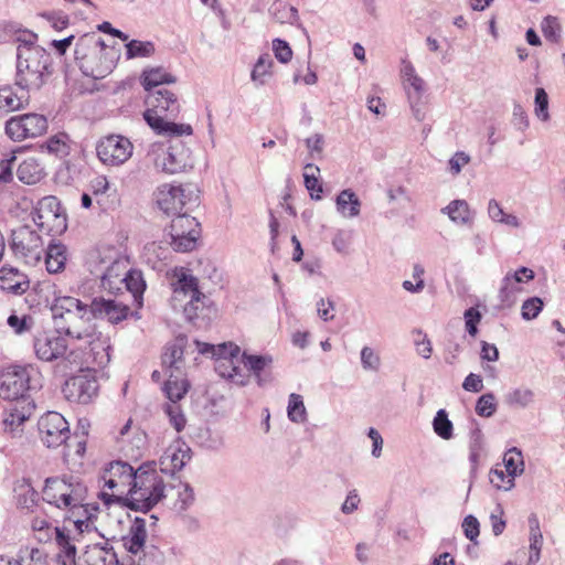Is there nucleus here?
<instances>
[{
  "label": "nucleus",
  "instance_id": "nucleus-62",
  "mask_svg": "<svg viewBox=\"0 0 565 565\" xmlns=\"http://www.w3.org/2000/svg\"><path fill=\"white\" fill-rule=\"evenodd\" d=\"M199 236L180 235L179 237H171V245L174 250L186 253L196 247Z\"/></svg>",
  "mask_w": 565,
  "mask_h": 565
},
{
  "label": "nucleus",
  "instance_id": "nucleus-3",
  "mask_svg": "<svg viewBox=\"0 0 565 565\" xmlns=\"http://www.w3.org/2000/svg\"><path fill=\"white\" fill-rule=\"evenodd\" d=\"M56 332L71 339H87L95 334L92 302L72 296H55L51 305Z\"/></svg>",
  "mask_w": 565,
  "mask_h": 565
},
{
  "label": "nucleus",
  "instance_id": "nucleus-54",
  "mask_svg": "<svg viewBox=\"0 0 565 565\" xmlns=\"http://www.w3.org/2000/svg\"><path fill=\"white\" fill-rule=\"evenodd\" d=\"M434 431L443 439L449 440L452 438L454 426L448 418L445 409H439L433 420Z\"/></svg>",
  "mask_w": 565,
  "mask_h": 565
},
{
  "label": "nucleus",
  "instance_id": "nucleus-59",
  "mask_svg": "<svg viewBox=\"0 0 565 565\" xmlns=\"http://www.w3.org/2000/svg\"><path fill=\"white\" fill-rule=\"evenodd\" d=\"M542 32L546 40L557 42L561 38V24L554 17H546L541 24Z\"/></svg>",
  "mask_w": 565,
  "mask_h": 565
},
{
  "label": "nucleus",
  "instance_id": "nucleus-26",
  "mask_svg": "<svg viewBox=\"0 0 565 565\" xmlns=\"http://www.w3.org/2000/svg\"><path fill=\"white\" fill-rule=\"evenodd\" d=\"M83 565H118L117 554L113 546L103 541L99 543H88L81 556Z\"/></svg>",
  "mask_w": 565,
  "mask_h": 565
},
{
  "label": "nucleus",
  "instance_id": "nucleus-36",
  "mask_svg": "<svg viewBox=\"0 0 565 565\" xmlns=\"http://www.w3.org/2000/svg\"><path fill=\"white\" fill-rule=\"evenodd\" d=\"M200 223L195 217L183 212L182 214L175 215L171 222L170 236L179 237L180 235H190L200 237Z\"/></svg>",
  "mask_w": 565,
  "mask_h": 565
},
{
  "label": "nucleus",
  "instance_id": "nucleus-64",
  "mask_svg": "<svg viewBox=\"0 0 565 565\" xmlns=\"http://www.w3.org/2000/svg\"><path fill=\"white\" fill-rule=\"evenodd\" d=\"M273 50L276 58L281 63H288L292 57V51L286 41L275 39L273 41Z\"/></svg>",
  "mask_w": 565,
  "mask_h": 565
},
{
  "label": "nucleus",
  "instance_id": "nucleus-60",
  "mask_svg": "<svg viewBox=\"0 0 565 565\" xmlns=\"http://www.w3.org/2000/svg\"><path fill=\"white\" fill-rule=\"evenodd\" d=\"M543 309V301L539 297H532L525 300L521 308V315L524 320L535 319Z\"/></svg>",
  "mask_w": 565,
  "mask_h": 565
},
{
  "label": "nucleus",
  "instance_id": "nucleus-30",
  "mask_svg": "<svg viewBox=\"0 0 565 565\" xmlns=\"http://www.w3.org/2000/svg\"><path fill=\"white\" fill-rule=\"evenodd\" d=\"M241 362L244 364V367L254 375L259 386H264L270 381L267 375V370H269L273 364V358L270 355H256L244 352L241 356Z\"/></svg>",
  "mask_w": 565,
  "mask_h": 565
},
{
  "label": "nucleus",
  "instance_id": "nucleus-1",
  "mask_svg": "<svg viewBox=\"0 0 565 565\" xmlns=\"http://www.w3.org/2000/svg\"><path fill=\"white\" fill-rule=\"evenodd\" d=\"M36 40V34L26 31L17 36L14 84L19 88L39 90L51 74V55Z\"/></svg>",
  "mask_w": 565,
  "mask_h": 565
},
{
  "label": "nucleus",
  "instance_id": "nucleus-61",
  "mask_svg": "<svg viewBox=\"0 0 565 565\" xmlns=\"http://www.w3.org/2000/svg\"><path fill=\"white\" fill-rule=\"evenodd\" d=\"M462 530L465 536L472 543H478V536L480 534V523L473 515H467L462 521Z\"/></svg>",
  "mask_w": 565,
  "mask_h": 565
},
{
  "label": "nucleus",
  "instance_id": "nucleus-4",
  "mask_svg": "<svg viewBox=\"0 0 565 565\" xmlns=\"http://www.w3.org/2000/svg\"><path fill=\"white\" fill-rule=\"evenodd\" d=\"M147 103L152 108L145 111L143 118L157 134L170 137L192 135L193 129L190 125L168 120L177 117L180 111V104L173 92L159 88L148 97Z\"/></svg>",
  "mask_w": 565,
  "mask_h": 565
},
{
  "label": "nucleus",
  "instance_id": "nucleus-35",
  "mask_svg": "<svg viewBox=\"0 0 565 565\" xmlns=\"http://www.w3.org/2000/svg\"><path fill=\"white\" fill-rule=\"evenodd\" d=\"M534 278V273L532 269L527 267H521L513 274H507L503 278V285L500 289V298L502 302H508L509 305L513 303V299H511V294H513L516 289L513 287V282H525L530 281Z\"/></svg>",
  "mask_w": 565,
  "mask_h": 565
},
{
  "label": "nucleus",
  "instance_id": "nucleus-57",
  "mask_svg": "<svg viewBox=\"0 0 565 565\" xmlns=\"http://www.w3.org/2000/svg\"><path fill=\"white\" fill-rule=\"evenodd\" d=\"M534 103H535V107H534L535 116L542 121H547L550 119L548 96H547L546 92L544 90V88L539 87L535 89Z\"/></svg>",
  "mask_w": 565,
  "mask_h": 565
},
{
  "label": "nucleus",
  "instance_id": "nucleus-37",
  "mask_svg": "<svg viewBox=\"0 0 565 565\" xmlns=\"http://www.w3.org/2000/svg\"><path fill=\"white\" fill-rule=\"evenodd\" d=\"M67 260V248L61 243H51L45 253V266L50 274L61 273Z\"/></svg>",
  "mask_w": 565,
  "mask_h": 565
},
{
  "label": "nucleus",
  "instance_id": "nucleus-40",
  "mask_svg": "<svg viewBox=\"0 0 565 565\" xmlns=\"http://www.w3.org/2000/svg\"><path fill=\"white\" fill-rule=\"evenodd\" d=\"M175 77L163 67L145 68L141 75V84L146 90H151L162 84H171Z\"/></svg>",
  "mask_w": 565,
  "mask_h": 565
},
{
  "label": "nucleus",
  "instance_id": "nucleus-38",
  "mask_svg": "<svg viewBox=\"0 0 565 565\" xmlns=\"http://www.w3.org/2000/svg\"><path fill=\"white\" fill-rule=\"evenodd\" d=\"M25 276L12 267L0 268V288L13 294H20L25 290Z\"/></svg>",
  "mask_w": 565,
  "mask_h": 565
},
{
  "label": "nucleus",
  "instance_id": "nucleus-34",
  "mask_svg": "<svg viewBox=\"0 0 565 565\" xmlns=\"http://www.w3.org/2000/svg\"><path fill=\"white\" fill-rule=\"evenodd\" d=\"M337 212L344 218H354L360 215L361 201L350 189L342 190L335 199Z\"/></svg>",
  "mask_w": 565,
  "mask_h": 565
},
{
  "label": "nucleus",
  "instance_id": "nucleus-63",
  "mask_svg": "<svg viewBox=\"0 0 565 565\" xmlns=\"http://www.w3.org/2000/svg\"><path fill=\"white\" fill-rule=\"evenodd\" d=\"M463 318L466 322L467 332L471 337H476V334L478 333L477 326L481 320V313L479 312L478 309L471 307L465 311Z\"/></svg>",
  "mask_w": 565,
  "mask_h": 565
},
{
  "label": "nucleus",
  "instance_id": "nucleus-44",
  "mask_svg": "<svg viewBox=\"0 0 565 565\" xmlns=\"http://www.w3.org/2000/svg\"><path fill=\"white\" fill-rule=\"evenodd\" d=\"M503 465L511 477L521 476L524 472L525 463L521 449L512 447L504 452Z\"/></svg>",
  "mask_w": 565,
  "mask_h": 565
},
{
  "label": "nucleus",
  "instance_id": "nucleus-27",
  "mask_svg": "<svg viewBox=\"0 0 565 565\" xmlns=\"http://www.w3.org/2000/svg\"><path fill=\"white\" fill-rule=\"evenodd\" d=\"M119 256L116 248L102 246L87 254L85 265L93 276L99 278L102 275H105L109 266L114 264Z\"/></svg>",
  "mask_w": 565,
  "mask_h": 565
},
{
  "label": "nucleus",
  "instance_id": "nucleus-5",
  "mask_svg": "<svg viewBox=\"0 0 565 565\" xmlns=\"http://www.w3.org/2000/svg\"><path fill=\"white\" fill-rule=\"evenodd\" d=\"M75 54L81 61L83 73L96 79L110 74L119 60V52L115 47L106 46L104 41L95 34H85L79 38Z\"/></svg>",
  "mask_w": 565,
  "mask_h": 565
},
{
  "label": "nucleus",
  "instance_id": "nucleus-23",
  "mask_svg": "<svg viewBox=\"0 0 565 565\" xmlns=\"http://www.w3.org/2000/svg\"><path fill=\"white\" fill-rule=\"evenodd\" d=\"M12 247L18 254L39 259L42 238L29 225H23L12 232Z\"/></svg>",
  "mask_w": 565,
  "mask_h": 565
},
{
  "label": "nucleus",
  "instance_id": "nucleus-8",
  "mask_svg": "<svg viewBox=\"0 0 565 565\" xmlns=\"http://www.w3.org/2000/svg\"><path fill=\"white\" fill-rule=\"evenodd\" d=\"M146 159L157 171L166 174L180 173L192 166L191 150L178 137L168 142L150 143Z\"/></svg>",
  "mask_w": 565,
  "mask_h": 565
},
{
  "label": "nucleus",
  "instance_id": "nucleus-15",
  "mask_svg": "<svg viewBox=\"0 0 565 565\" xmlns=\"http://www.w3.org/2000/svg\"><path fill=\"white\" fill-rule=\"evenodd\" d=\"M47 129V120L35 113L13 116L6 122V134L13 141L36 138Z\"/></svg>",
  "mask_w": 565,
  "mask_h": 565
},
{
  "label": "nucleus",
  "instance_id": "nucleus-21",
  "mask_svg": "<svg viewBox=\"0 0 565 565\" xmlns=\"http://www.w3.org/2000/svg\"><path fill=\"white\" fill-rule=\"evenodd\" d=\"M35 408L31 398L12 403L3 413L2 428L4 433L17 436L23 431V424L31 417Z\"/></svg>",
  "mask_w": 565,
  "mask_h": 565
},
{
  "label": "nucleus",
  "instance_id": "nucleus-12",
  "mask_svg": "<svg viewBox=\"0 0 565 565\" xmlns=\"http://www.w3.org/2000/svg\"><path fill=\"white\" fill-rule=\"evenodd\" d=\"M54 533L57 546L55 556L67 561H76L77 543L92 540L97 534L92 519L83 518L68 520V525L56 527Z\"/></svg>",
  "mask_w": 565,
  "mask_h": 565
},
{
  "label": "nucleus",
  "instance_id": "nucleus-14",
  "mask_svg": "<svg viewBox=\"0 0 565 565\" xmlns=\"http://www.w3.org/2000/svg\"><path fill=\"white\" fill-rule=\"evenodd\" d=\"M32 220L38 228L47 235L63 234L67 228L66 215L62 212L56 196H44L32 212Z\"/></svg>",
  "mask_w": 565,
  "mask_h": 565
},
{
  "label": "nucleus",
  "instance_id": "nucleus-53",
  "mask_svg": "<svg viewBox=\"0 0 565 565\" xmlns=\"http://www.w3.org/2000/svg\"><path fill=\"white\" fill-rule=\"evenodd\" d=\"M67 140V135L57 134L49 138L42 148H45L49 153L63 158L66 157L70 152Z\"/></svg>",
  "mask_w": 565,
  "mask_h": 565
},
{
  "label": "nucleus",
  "instance_id": "nucleus-32",
  "mask_svg": "<svg viewBox=\"0 0 565 565\" xmlns=\"http://www.w3.org/2000/svg\"><path fill=\"white\" fill-rule=\"evenodd\" d=\"M146 526V518H136L128 535L124 537V545L131 554L137 555L145 550L147 539Z\"/></svg>",
  "mask_w": 565,
  "mask_h": 565
},
{
  "label": "nucleus",
  "instance_id": "nucleus-58",
  "mask_svg": "<svg viewBox=\"0 0 565 565\" xmlns=\"http://www.w3.org/2000/svg\"><path fill=\"white\" fill-rule=\"evenodd\" d=\"M497 411L495 396L492 393L481 395L476 404V413L481 417H490Z\"/></svg>",
  "mask_w": 565,
  "mask_h": 565
},
{
  "label": "nucleus",
  "instance_id": "nucleus-50",
  "mask_svg": "<svg viewBox=\"0 0 565 565\" xmlns=\"http://www.w3.org/2000/svg\"><path fill=\"white\" fill-rule=\"evenodd\" d=\"M146 284L142 279L141 273L127 268L125 274V281L122 282V290H126L132 295L135 299L140 297L145 290Z\"/></svg>",
  "mask_w": 565,
  "mask_h": 565
},
{
  "label": "nucleus",
  "instance_id": "nucleus-25",
  "mask_svg": "<svg viewBox=\"0 0 565 565\" xmlns=\"http://www.w3.org/2000/svg\"><path fill=\"white\" fill-rule=\"evenodd\" d=\"M191 459V449L183 443L177 441L169 446L160 458V469L168 475L180 471Z\"/></svg>",
  "mask_w": 565,
  "mask_h": 565
},
{
  "label": "nucleus",
  "instance_id": "nucleus-6",
  "mask_svg": "<svg viewBox=\"0 0 565 565\" xmlns=\"http://www.w3.org/2000/svg\"><path fill=\"white\" fill-rule=\"evenodd\" d=\"M170 277L174 309H182L189 321L194 320L199 317V312L203 310L207 300V297L199 288L198 278L193 276L190 269L184 267H175Z\"/></svg>",
  "mask_w": 565,
  "mask_h": 565
},
{
  "label": "nucleus",
  "instance_id": "nucleus-43",
  "mask_svg": "<svg viewBox=\"0 0 565 565\" xmlns=\"http://www.w3.org/2000/svg\"><path fill=\"white\" fill-rule=\"evenodd\" d=\"M273 66L274 61L269 54L265 53L258 57L250 73V78L256 86H263L268 82L273 75Z\"/></svg>",
  "mask_w": 565,
  "mask_h": 565
},
{
  "label": "nucleus",
  "instance_id": "nucleus-24",
  "mask_svg": "<svg viewBox=\"0 0 565 565\" xmlns=\"http://www.w3.org/2000/svg\"><path fill=\"white\" fill-rule=\"evenodd\" d=\"M130 308L117 300L96 297L92 300L93 321L96 319H106L116 324L128 317Z\"/></svg>",
  "mask_w": 565,
  "mask_h": 565
},
{
  "label": "nucleus",
  "instance_id": "nucleus-55",
  "mask_svg": "<svg viewBox=\"0 0 565 565\" xmlns=\"http://www.w3.org/2000/svg\"><path fill=\"white\" fill-rule=\"evenodd\" d=\"M514 479L515 477H511L509 472H504L499 468H493L489 472V480L491 484L499 490L510 491L513 489L515 486Z\"/></svg>",
  "mask_w": 565,
  "mask_h": 565
},
{
  "label": "nucleus",
  "instance_id": "nucleus-39",
  "mask_svg": "<svg viewBox=\"0 0 565 565\" xmlns=\"http://www.w3.org/2000/svg\"><path fill=\"white\" fill-rule=\"evenodd\" d=\"M441 212L447 214L454 223L459 225H468L473 220V213L465 200L451 201Z\"/></svg>",
  "mask_w": 565,
  "mask_h": 565
},
{
  "label": "nucleus",
  "instance_id": "nucleus-20",
  "mask_svg": "<svg viewBox=\"0 0 565 565\" xmlns=\"http://www.w3.org/2000/svg\"><path fill=\"white\" fill-rule=\"evenodd\" d=\"M401 75L413 116L417 121H423L425 114L422 109V98L426 90L425 82L418 76L413 64L406 60L403 61Z\"/></svg>",
  "mask_w": 565,
  "mask_h": 565
},
{
  "label": "nucleus",
  "instance_id": "nucleus-19",
  "mask_svg": "<svg viewBox=\"0 0 565 565\" xmlns=\"http://www.w3.org/2000/svg\"><path fill=\"white\" fill-rule=\"evenodd\" d=\"M41 440L49 448H57L70 438V425L57 412H47L39 420Z\"/></svg>",
  "mask_w": 565,
  "mask_h": 565
},
{
  "label": "nucleus",
  "instance_id": "nucleus-29",
  "mask_svg": "<svg viewBox=\"0 0 565 565\" xmlns=\"http://www.w3.org/2000/svg\"><path fill=\"white\" fill-rule=\"evenodd\" d=\"M129 263L126 258L120 257L109 266L105 275L99 277L100 287L109 294H118L122 291V282L125 281V274Z\"/></svg>",
  "mask_w": 565,
  "mask_h": 565
},
{
  "label": "nucleus",
  "instance_id": "nucleus-10",
  "mask_svg": "<svg viewBox=\"0 0 565 565\" xmlns=\"http://www.w3.org/2000/svg\"><path fill=\"white\" fill-rule=\"evenodd\" d=\"M137 476V469L124 461H113L104 470L100 480L104 482L99 493L106 505L127 501Z\"/></svg>",
  "mask_w": 565,
  "mask_h": 565
},
{
  "label": "nucleus",
  "instance_id": "nucleus-56",
  "mask_svg": "<svg viewBox=\"0 0 565 565\" xmlns=\"http://www.w3.org/2000/svg\"><path fill=\"white\" fill-rule=\"evenodd\" d=\"M424 275L425 268L420 264H415L413 266L412 277L416 282L413 284L411 280H404L402 287L411 294L422 292L425 288Z\"/></svg>",
  "mask_w": 565,
  "mask_h": 565
},
{
  "label": "nucleus",
  "instance_id": "nucleus-31",
  "mask_svg": "<svg viewBox=\"0 0 565 565\" xmlns=\"http://www.w3.org/2000/svg\"><path fill=\"white\" fill-rule=\"evenodd\" d=\"M31 89L14 88L12 86L0 87V110L15 111L29 105Z\"/></svg>",
  "mask_w": 565,
  "mask_h": 565
},
{
  "label": "nucleus",
  "instance_id": "nucleus-48",
  "mask_svg": "<svg viewBox=\"0 0 565 565\" xmlns=\"http://www.w3.org/2000/svg\"><path fill=\"white\" fill-rule=\"evenodd\" d=\"M320 169L313 163L305 166L303 180L305 186L310 192V196L315 200L321 199L322 186L319 183Z\"/></svg>",
  "mask_w": 565,
  "mask_h": 565
},
{
  "label": "nucleus",
  "instance_id": "nucleus-11",
  "mask_svg": "<svg viewBox=\"0 0 565 565\" xmlns=\"http://www.w3.org/2000/svg\"><path fill=\"white\" fill-rule=\"evenodd\" d=\"M158 207L167 215H179L199 204V190L193 184L164 183L154 192Z\"/></svg>",
  "mask_w": 565,
  "mask_h": 565
},
{
  "label": "nucleus",
  "instance_id": "nucleus-46",
  "mask_svg": "<svg viewBox=\"0 0 565 565\" xmlns=\"http://www.w3.org/2000/svg\"><path fill=\"white\" fill-rule=\"evenodd\" d=\"M530 556L527 565H535L540 561L543 535L536 519L530 520Z\"/></svg>",
  "mask_w": 565,
  "mask_h": 565
},
{
  "label": "nucleus",
  "instance_id": "nucleus-33",
  "mask_svg": "<svg viewBox=\"0 0 565 565\" xmlns=\"http://www.w3.org/2000/svg\"><path fill=\"white\" fill-rule=\"evenodd\" d=\"M186 342L188 339L185 335H179L166 348L162 355V364L168 369L169 373L171 371L180 372Z\"/></svg>",
  "mask_w": 565,
  "mask_h": 565
},
{
  "label": "nucleus",
  "instance_id": "nucleus-17",
  "mask_svg": "<svg viewBox=\"0 0 565 565\" xmlns=\"http://www.w3.org/2000/svg\"><path fill=\"white\" fill-rule=\"evenodd\" d=\"M239 347L233 343H223L217 347L215 371L220 376L231 380L233 383L244 386L249 381V374L245 373L237 363L239 362Z\"/></svg>",
  "mask_w": 565,
  "mask_h": 565
},
{
  "label": "nucleus",
  "instance_id": "nucleus-16",
  "mask_svg": "<svg viewBox=\"0 0 565 565\" xmlns=\"http://www.w3.org/2000/svg\"><path fill=\"white\" fill-rule=\"evenodd\" d=\"M134 146L131 141L121 135H109L102 138L96 145L98 159L106 166L118 167L125 163L131 156Z\"/></svg>",
  "mask_w": 565,
  "mask_h": 565
},
{
  "label": "nucleus",
  "instance_id": "nucleus-7",
  "mask_svg": "<svg viewBox=\"0 0 565 565\" xmlns=\"http://www.w3.org/2000/svg\"><path fill=\"white\" fill-rule=\"evenodd\" d=\"M166 486L162 477L152 463H145L137 469L135 482L126 498L127 505L134 510L148 511L164 497Z\"/></svg>",
  "mask_w": 565,
  "mask_h": 565
},
{
  "label": "nucleus",
  "instance_id": "nucleus-41",
  "mask_svg": "<svg viewBox=\"0 0 565 565\" xmlns=\"http://www.w3.org/2000/svg\"><path fill=\"white\" fill-rule=\"evenodd\" d=\"M189 384L188 382L182 377L181 372H173L171 371L169 373V379L164 384V393L167 397L175 404L178 401L183 398L185 393L188 392Z\"/></svg>",
  "mask_w": 565,
  "mask_h": 565
},
{
  "label": "nucleus",
  "instance_id": "nucleus-52",
  "mask_svg": "<svg viewBox=\"0 0 565 565\" xmlns=\"http://www.w3.org/2000/svg\"><path fill=\"white\" fill-rule=\"evenodd\" d=\"M154 53V45L149 41L131 40L126 44V56L128 60L136 57H149Z\"/></svg>",
  "mask_w": 565,
  "mask_h": 565
},
{
  "label": "nucleus",
  "instance_id": "nucleus-18",
  "mask_svg": "<svg viewBox=\"0 0 565 565\" xmlns=\"http://www.w3.org/2000/svg\"><path fill=\"white\" fill-rule=\"evenodd\" d=\"M98 388L99 385L95 373L92 370H87L70 377L62 391L67 401L87 404L97 395Z\"/></svg>",
  "mask_w": 565,
  "mask_h": 565
},
{
  "label": "nucleus",
  "instance_id": "nucleus-9",
  "mask_svg": "<svg viewBox=\"0 0 565 565\" xmlns=\"http://www.w3.org/2000/svg\"><path fill=\"white\" fill-rule=\"evenodd\" d=\"M40 372L33 365H13L0 371V398L11 401L30 398L29 392L41 386Z\"/></svg>",
  "mask_w": 565,
  "mask_h": 565
},
{
  "label": "nucleus",
  "instance_id": "nucleus-2",
  "mask_svg": "<svg viewBox=\"0 0 565 565\" xmlns=\"http://www.w3.org/2000/svg\"><path fill=\"white\" fill-rule=\"evenodd\" d=\"M43 500L55 508L67 511L68 520L92 519L95 508L86 503L87 487L74 476L51 477L44 482Z\"/></svg>",
  "mask_w": 565,
  "mask_h": 565
},
{
  "label": "nucleus",
  "instance_id": "nucleus-28",
  "mask_svg": "<svg viewBox=\"0 0 565 565\" xmlns=\"http://www.w3.org/2000/svg\"><path fill=\"white\" fill-rule=\"evenodd\" d=\"M163 499L169 501L173 510L183 512L194 503L195 497L191 486L179 480L166 489Z\"/></svg>",
  "mask_w": 565,
  "mask_h": 565
},
{
  "label": "nucleus",
  "instance_id": "nucleus-49",
  "mask_svg": "<svg viewBox=\"0 0 565 565\" xmlns=\"http://www.w3.org/2000/svg\"><path fill=\"white\" fill-rule=\"evenodd\" d=\"M287 415L296 424H302L307 420V411L301 395L296 393L289 395Z\"/></svg>",
  "mask_w": 565,
  "mask_h": 565
},
{
  "label": "nucleus",
  "instance_id": "nucleus-22",
  "mask_svg": "<svg viewBox=\"0 0 565 565\" xmlns=\"http://www.w3.org/2000/svg\"><path fill=\"white\" fill-rule=\"evenodd\" d=\"M36 356L43 361H53L60 358L66 359L67 343L61 333H41L34 339Z\"/></svg>",
  "mask_w": 565,
  "mask_h": 565
},
{
  "label": "nucleus",
  "instance_id": "nucleus-47",
  "mask_svg": "<svg viewBox=\"0 0 565 565\" xmlns=\"http://www.w3.org/2000/svg\"><path fill=\"white\" fill-rule=\"evenodd\" d=\"M535 393L533 390L520 386L505 395V403L510 406L526 408L534 403Z\"/></svg>",
  "mask_w": 565,
  "mask_h": 565
},
{
  "label": "nucleus",
  "instance_id": "nucleus-51",
  "mask_svg": "<svg viewBox=\"0 0 565 565\" xmlns=\"http://www.w3.org/2000/svg\"><path fill=\"white\" fill-rule=\"evenodd\" d=\"M14 493L18 504L23 509H31L36 502V491L25 481L14 487Z\"/></svg>",
  "mask_w": 565,
  "mask_h": 565
},
{
  "label": "nucleus",
  "instance_id": "nucleus-42",
  "mask_svg": "<svg viewBox=\"0 0 565 565\" xmlns=\"http://www.w3.org/2000/svg\"><path fill=\"white\" fill-rule=\"evenodd\" d=\"M43 175V168L35 158L23 160L18 168V178L25 184H35Z\"/></svg>",
  "mask_w": 565,
  "mask_h": 565
},
{
  "label": "nucleus",
  "instance_id": "nucleus-13",
  "mask_svg": "<svg viewBox=\"0 0 565 565\" xmlns=\"http://www.w3.org/2000/svg\"><path fill=\"white\" fill-rule=\"evenodd\" d=\"M83 340L87 342V347L84 350H71L66 361L76 366H86L87 370L105 367L110 361L109 338L97 334L95 330L94 337Z\"/></svg>",
  "mask_w": 565,
  "mask_h": 565
},
{
  "label": "nucleus",
  "instance_id": "nucleus-45",
  "mask_svg": "<svg viewBox=\"0 0 565 565\" xmlns=\"http://www.w3.org/2000/svg\"><path fill=\"white\" fill-rule=\"evenodd\" d=\"M488 215L493 222L504 224L513 228H519L521 226L520 220L513 214L505 213L500 203L494 199H491L488 203Z\"/></svg>",
  "mask_w": 565,
  "mask_h": 565
}]
</instances>
